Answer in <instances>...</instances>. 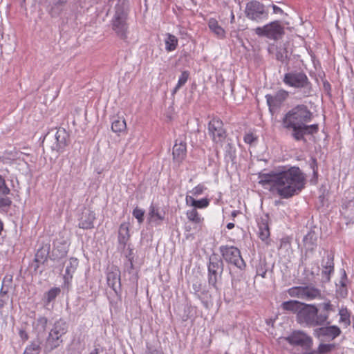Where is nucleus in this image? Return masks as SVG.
Returning a JSON list of instances; mask_svg holds the SVG:
<instances>
[{"mask_svg": "<svg viewBox=\"0 0 354 354\" xmlns=\"http://www.w3.org/2000/svg\"><path fill=\"white\" fill-rule=\"evenodd\" d=\"M259 184L282 198L297 194L304 187L306 176L299 167L278 169L259 175Z\"/></svg>", "mask_w": 354, "mask_h": 354, "instance_id": "1", "label": "nucleus"}, {"mask_svg": "<svg viewBox=\"0 0 354 354\" xmlns=\"http://www.w3.org/2000/svg\"><path fill=\"white\" fill-rule=\"evenodd\" d=\"M312 118L313 113L306 106L300 104L284 114L281 120V126L283 129L292 131V136L295 140H303L306 135H313L318 132L317 124H307Z\"/></svg>", "mask_w": 354, "mask_h": 354, "instance_id": "2", "label": "nucleus"}, {"mask_svg": "<svg viewBox=\"0 0 354 354\" xmlns=\"http://www.w3.org/2000/svg\"><path fill=\"white\" fill-rule=\"evenodd\" d=\"M328 319L327 314H319V310L316 305L304 303L296 319L300 324L317 326L323 325Z\"/></svg>", "mask_w": 354, "mask_h": 354, "instance_id": "3", "label": "nucleus"}, {"mask_svg": "<svg viewBox=\"0 0 354 354\" xmlns=\"http://www.w3.org/2000/svg\"><path fill=\"white\" fill-rule=\"evenodd\" d=\"M127 13L120 6L115 7V12L111 21L112 30L122 39L127 38Z\"/></svg>", "mask_w": 354, "mask_h": 354, "instance_id": "4", "label": "nucleus"}, {"mask_svg": "<svg viewBox=\"0 0 354 354\" xmlns=\"http://www.w3.org/2000/svg\"><path fill=\"white\" fill-rule=\"evenodd\" d=\"M283 83L295 88H310L311 84L306 74L303 71H290L286 73L283 78Z\"/></svg>", "mask_w": 354, "mask_h": 354, "instance_id": "5", "label": "nucleus"}, {"mask_svg": "<svg viewBox=\"0 0 354 354\" xmlns=\"http://www.w3.org/2000/svg\"><path fill=\"white\" fill-rule=\"evenodd\" d=\"M255 33L260 37H266L269 39L277 40L284 34L283 27L278 21H272L262 27L254 29Z\"/></svg>", "mask_w": 354, "mask_h": 354, "instance_id": "6", "label": "nucleus"}, {"mask_svg": "<svg viewBox=\"0 0 354 354\" xmlns=\"http://www.w3.org/2000/svg\"><path fill=\"white\" fill-rule=\"evenodd\" d=\"M220 252L223 259L228 263L243 270L245 267V263L241 257L240 250L234 246H221Z\"/></svg>", "mask_w": 354, "mask_h": 354, "instance_id": "7", "label": "nucleus"}, {"mask_svg": "<svg viewBox=\"0 0 354 354\" xmlns=\"http://www.w3.org/2000/svg\"><path fill=\"white\" fill-rule=\"evenodd\" d=\"M283 339L290 345L301 347L304 350H308L313 346L312 338L301 330L293 331L288 337Z\"/></svg>", "mask_w": 354, "mask_h": 354, "instance_id": "8", "label": "nucleus"}, {"mask_svg": "<svg viewBox=\"0 0 354 354\" xmlns=\"http://www.w3.org/2000/svg\"><path fill=\"white\" fill-rule=\"evenodd\" d=\"M208 133L216 144L222 145L226 138V132L223 122L218 118H213L208 124Z\"/></svg>", "mask_w": 354, "mask_h": 354, "instance_id": "9", "label": "nucleus"}, {"mask_svg": "<svg viewBox=\"0 0 354 354\" xmlns=\"http://www.w3.org/2000/svg\"><path fill=\"white\" fill-rule=\"evenodd\" d=\"M245 15L251 20H259L266 14L265 6L258 1H251L246 4Z\"/></svg>", "mask_w": 354, "mask_h": 354, "instance_id": "10", "label": "nucleus"}, {"mask_svg": "<svg viewBox=\"0 0 354 354\" xmlns=\"http://www.w3.org/2000/svg\"><path fill=\"white\" fill-rule=\"evenodd\" d=\"M289 93L284 89L279 90L275 95L268 94L266 95L267 104L271 112L278 109L282 103L288 98Z\"/></svg>", "mask_w": 354, "mask_h": 354, "instance_id": "11", "label": "nucleus"}, {"mask_svg": "<svg viewBox=\"0 0 354 354\" xmlns=\"http://www.w3.org/2000/svg\"><path fill=\"white\" fill-rule=\"evenodd\" d=\"M341 333L340 328L337 326L322 327L315 330V335L318 338L324 339H334Z\"/></svg>", "mask_w": 354, "mask_h": 354, "instance_id": "12", "label": "nucleus"}, {"mask_svg": "<svg viewBox=\"0 0 354 354\" xmlns=\"http://www.w3.org/2000/svg\"><path fill=\"white\" fill-rule=\"evenodd\" d=\"M95 220V214L88 208H84L79 218V227L82 229H91L93 227V222Z\"/></svg>", "mask_w": 354, "mask_h": 354, "instance_id": "13", "label": "nucleus"}, {"mask_svg": "<svg viewBox=\"0 0 354 354\" xmlns=\"http://www.w3.org/2000/svg\"><path fill=\"white\" fill-rule=\"evenodd\" d=\"M173 160L176 163H180L185 158L187 155L186 142L180 140L179 142L176 140L173 147Z\"/></svg>", "mask_w": 354, "mask_h": 354, "instance_id": "14", "label": "nucleus"}, {"mask_svg": "<svg viewBox=\"0 0 354 354\" xmlns=\"http://www.w3.org/2000/svg\"><path fill=\"white\" fill-rule=\"evenodd\" d=\"M66 324L64 321L59 320L55 323L53 328L50 330L51 335H55V339L56 340L55 344H60L62 342L61 337L66 333Z\"/></svg>", "mask_w": 354, "mask_h": 354, "instance_id": "15", "label": "nucleus"}, {"mask_svg": "<svg viewBox=\"0 0 354 354\" xmlns=\"http://www.w3.org/2000/svg\"><path fill=\"white\" fill-rule=\"evenodd\" d=\"M78 266V261L75 258H71L66 265L65 273L64 274V283L68 286L73 279Z\"/></svg>", "mask_w": 354, "mask_h": 354, "instance_id": "16", "label": "nucleus"}, {"mask_svg": "<svg viewBox=\"0 0 354 354\" xmlns=\"http://www.w3.org/2000/svg\"><path fill=\"white\" fill-rule=\"evenodd\" d=\"M130 238L129 223H122L120 224L118 230V243L124 248Z\"/></svg>", "mask_w": 354, "mask_h": 354, "instance_id": "17", "label": "nucleus"}, {"mask_svg": "<svg viewBox=\"0 0 354 354\" xmlns=\"http://www.w3.org/2000/svg\"><path fill=\"white\" fill-rule=\"evenodd\" d=\"M350 194H352V196H347L348 200L342 206V213L348 218L354 216V189L348 191V195Z\"/></svg>", "mask_w": 354, "mask_h": 354, "instance_id": "18", "label": "nucleus"}, {"mask_svg": "<svg viewBox=\"0 0 354 354\" xmlns=\"http://www.w3.org/2000/svg\"><path fill=\"white\" fill-rule=\"evenodd\" d=\"M303 304V302L299 301L297 300H289L283 301L281 304V307L282 310L285 311L291 312L295 314L297 319V315H299V312L301 310Z\"/></svg>", "mask_w": 354, "mask_h": 354, "instance_id": "19", "label": "nucleus"}, {"mask_svg": "<svg viewBox=\"0 0 354 354\" xmlns=\"http://www.w3.org/2000/svg\"><path fill=\"white\" fill-rule=\"evenodd\" d=\"M322 298V292L319 289L313 286H304V300L311 301Z\"/></svg>", "mask_w": 354, "mask_h": 354, "instance_id": "20", "label": "nucleus"}, {"mask_svg": "<svg viewBox=\"0 0 354 354\" xmlns=\"http://www.w3.org/2000/svg\"><path fill=\"white\" fill-rule=\"evenodd\" d=\"M107 283L114 290L117 286L120 285V272L118 268H113L107 273Z\"/></svg>", "mask_w": 354, "mask_h": 354, "instance_id": "21", "label": "nucleus"}, {"mask_svg": "<svg viewBox=\"0 0 354 354\" xmlns=\"http://www.w3.org/2000/svg\"><path fill=\"white\" fill-rule=\"evenodd\" d=\"M149 221L159 225L165 219V213L160 212L154 206H151L149 212Z\"/></svg>", "mask_w": 354, "mask_h": 354, "instance_id": "22", "label": "nucleus"}, {"mask_svg": "<svg viewBox=\"0 0 354 354\" xmlns=\"http://www.w3.org/2000/svg\"><path fill=\"white\" fill-rule=\"evenodd\" d=\"M56 145L54 149L60 151L67 145L66 133L64 130H59L55 134Z\"/></svg>", "mask_w": 354, "mask_h": 354, "instance_id": "23", "label": "nucleus"}, {"mask_svg": "<svg viewBox=\"0 0 354 354\" xmlns=\"http://www.w3.org/2000/svg\"><path fill=\"white\" fill-rule=\"evenodd\" d=\"M209 28L218 38H224L225 37V30L218 24L215 19H210L208 21Z\"/></svg>", "mask_w": 354, "mask_h": 354, "instance_id": "24", "label": "nucleus"}, {"mask_svg": "<svg viewBox=\"0 0 354 354\" xmlns=\"http://www.w3.org/2000/svg\"><path fill=\"white\" fill-rule=\"evenodd\" d=\"M165 50L167 52H171L176 50L178 46V38L170 33H167L166 35V39L165 41Z\"/></svg>", "mask_w": 354, "mask_h": 354, "instance_id": "25", "label": "nucleus"}, {"mask_svg": "<svg viewBox=\"0 0 354 354\" xmlns=\"http://www.w3.org/2000/svg\"><path fill=\"white\" fill-rule=\"evenodd\" d=\"M127 129L126 120L124 118H118L112 122L111 129L115 133H121Z\"/></svg>", "mask_w": 354, "mask_h": 354, "instance_id": "26", "label": "nucleus"}, {"mask_svg": "<svg viewBox=\"0 0 354 354\" xmlns=\"http://www.w3.org/2000/svg\"><path fill=\"white\" fill-rule=\"evenodd\" d=\"M186 216L189 221L196 224H201L204 221V218L198 214L196 209L187 210L186 212Z\"/></svg>", "mask_w": 354, "mask_h": 354, "instance_id": "27", "label": "nucleus"}, {"mask_svg": "<svg viewBox=\"0 0 354 354\" xmlns=\"http://www.w3.org/2000/svg\"><path fill=\"white\" fill-rule=\"evenodd\" d=\"M339 323L347 328L351 324L350 313L346 308H342L339 310Z\"/></svg>", "mask_w": 354, "mask_h": 354, "instance_id": "28", "label": "nucleus"}, {"mask_svg": "<svg viewBox=\"0 0 354 354\" xmlns=\"http://www.w3.org/2000/svg\"><path fill=\"white\" fill-rule=\"evenodd\" d=\"M259 237L267 244L270 237V230L267 223H262L259 225Z\"/></svg>", "mask_w": 354, "mask_h": 354, "instance_id": "29", "label": "nucleus"}, {"mask_svg": "<svg viewBox=\"0 0 354 354\" xmlns=\"http://www.w3.org/2000/svg\"><path fill=\"white\" fill-rule=\"evenodd\" d=\"M289 296L304 299V286H294L287 290Z\"/></svg>", "mask_w": 354, "mask_h": 354, "instance_id": "30", "label": "nucleus"}, {"mask_svg": "<svg viewBox=\"0 0 354 354\" xmlns=\"http://www.w3.org/2000/svg\"><path fill=\"white\" fill-rule=\"evenodd\" d=\"M317 236L315 232H310L304 238V243L306 246L313 247L316 244Z\"/></svg>", "mask_w": 354, "mask_h": 354, "instance_id": "31", "label": "nucleus"}, {"mask_svg": "<svg viewBox=\"0 0 354 354\" xmlns=\"http://www.w3.org/2000/svg\"><path fill=\"white\" fill-rule=\"evenodd\" d=\"M334 265L333 260L330 259H328V261L326 262V265L324 266L322 274L325 276L327 280L330 279V274L333 272Z\"/></svg>", "mask_w": 354, "mask_h": 354, "instance_id": "32", "label": "nucleus"}, {"mask_svg": "<svg viewBox=\"0 0 354 354\" xmlns=\"http://www.w3.org/2000/svg\"><path fill=\"white\" fill-rule=\"evenodd\" d=\"M335 348V345L332 344H321L318 347V353L319 354H326L330 352Z\"/></svg>", "mask_w": 354, "mask_h": 354, "instance_id": "33", "label": "nucleus"}, {"mask_svg": "<svg viewBox=\"0 0 354 354\" xmlns=\"http://www.w3.org/2000/svg\"><path fill=\"white\" fill-rule=\"evenodd\" d=\"M55 335H51V331H50L49 333V336L47 339V342H46V348H48L49 350H53L55 348H57V346H59L60 344H55Z\"/></svg>", "mask_w": 354, "mask_h": 354, "instance_id": "34", "label": "nucleus"}, {"mask_svg": "<svg viewBox=\"0 0 354 354\" xmlns=\"http://www.w3.org/2000/svg\"><path fill=\"white\" fill-rule=\"evenodd\" d=\"M145 211L140 208L136 207L133 210V216L138 220L139 223H142L144 221Z\"/></svg>", "mask_w": 354, "mask_h": 354, "instance_id": "35", "label": "nucleus"}, {"mask_svg": "<svg viewBox=\"0 0 354 354\" xmlns=\"http://www.w3.org/2000/svg\"><path fill=\"white\" fill-rule=\"evenodd\" d=\"M209 205V200L207 198H203L200 200L196 201L195 206L193 209L198 208V209H204L208 207Z\"/></svg>", "mask_w": 354, "mask_h": 354, "instance_id": "36", "label": "nucleus"}, {"mask_svg": "<svg viewBox=\"0 0 354 354\" xmlns=\"http://www.w3.org/2000/svg\"><path fill=\"white\" fill-rule=\"evenodd\" d=\"M206 187L203 184H198L196 187H194L192 191L190 192L194 196H198L202 194L205 190H206Z\"/></svg>", "mask_w": 354, "mask_h": 354, "instance_id": "37", "label": "nucleus"}, {"mask_svg": "<svg viewBox=\"0 0 354 354\" xmlns=\"http://www.w3.org/2000/svg\"><path fill=\"white\" fill-rule=\"evenodd\" d=\"M61 292V290L59 288H51L48 292V294H47V297H48V301H53V299H55L56 298V297L59 295Z\"/></svg>", "mask_w": 354, "mask_h": 354, "instance_id": "38", "label": "nucleus"}, {"mask_svg": "<svg viewBox=\"0 0 354 354\" xmlns=\"http://www.w3.org/2000/svg\"><path fill=\"white\" fill-rule=\"evenodd\" d=\"M189 73L187 71H183L179 77L178 83H177V88H180L182 86H183L187 81L189 78Z\"/></svg>", "mask_w": 354, "mask_h": 354, "instance_id": "39", "label": "nucleus"}, {"mask_svg": "<svg viewBox=\"0 0 354 354\" xmlns=\"http://www.w3.org/2000/svg\"><path fill=\"white\" fill-rule=\"evenodd\" d=\"M44 252L42 249H39L35 254V262L37 263L35 269L38 268L40 264L44 263Z\"/></svg>", "mask_w": 354, "mask_h": 354, "instance_id": "40", "label": "nucleus"}, {"mask_svg": "<svg viewBox=\"0 0 354 354\" xmlns=\"http://www.w3.org/2000/svg\"><path fill=\"white\" fill-rule=\"evenodd\" d=\"M39 351V346L36 344H32L29 346L26 347L23 354H38Z\"/></svg>", "mask_w": 354, "mask_h": 354, "instance_id": "41", "label": "nucleus"}, {"mask_svg": "<svg viewBox=\"0 0 354 354\" xmlns=\"http://www.w3.org/2000/svg\"><path fill=\"white\" fill-rule=\"evenodd\" d=\"M321 306L324 313H321L320 314H327L328 315V313L330 312L334 311L333 305L331 304L330 301H329V300L322 303L321 304Z\"/></svg>", "mask_w": 354, "mask_h": 354, "instance_id": "42", "label": "nucleus"}, {"mask_svg": "<svg viewBox=\"0 0 354 354\" xmlns=\"http://www.w3.org/2000/svg\"><path fill=\"white\" fill-rule=\"evenodd\" d=\"M0 193L7 195L10 193V189L6 186L5 180L0 176Z\"/></svg>", "mask_w": 354, "mask_h": 354, "instance_id": "43", "label": "nucleus"}, {"mask_svg": "<svg viewBox=\"0 0 354 354\" xmlns=\"http://www.w3.org/2000/svg\"><path fill=\"white\" fill-rule=\"evenodd\" d=\"M218 281V274H209L208 281L209 285L214 288H217L216 283Z\"/></svg>", "mask_w": 354, "mask_h": 354, "instance_id": "44", "label": "nucleus"}, {"mask_svg": "<svg viewBox=\"0 0 354 354\" xmlns=\"http://www.w3.org/2000/svg\"><path fill=\"white\" fill-rule=\"evenodd\" d=\"M245 142L248 144H252L253 142H254L257 140V138L254 136V135L252 133H248L245 135L243 138Z\"/></svg>", "mask_w": 354, "mask_h": 354, "instance_id": "45", "label": "nucleus"}, {"mask_svg": "<svg viewBox=\"0 0 354 354\" xmlns=\"http://www.w3.org/2000/svg\"><path fill=\"white\" fill-rule=\"evenodd\" d=\"M12 203L9 198H0V209L9 207Z\"/></svg>", "mask_w": 354, "mask_h": 354, "instance_id": "46", "label": "nucleus"}, {"mask_svg": "<svg viewBox=\"0 0 354 354\" xmlns=\"http://www.w3.org/2000/svg\"><path fill=\"white\" fill-rule=\"evenodd\" d=\"M290 246V242L288 237L283 238L280 240L279 249L288 248Z\"/></svg>", "mask_w": 354, "mask_h": 354, "instance_id": "47", "label": "nucleus"}, {"mask_svg": "<svg viewBox=\"0 0 354 354\" xmlns=\"http://www.w3.org/2000/svg\"><path fill=\"white\" fill-rule=\"evenodd\" d=\"M196 201V200L194 198V196H186L185 203L187 205L194 207Z\"/></svg>", "mask_w": 354, "mask_h": 354, "instance_id": "48", "label": "nucleus"}, {"mask_svg": "<svg viewBox=\"0 0 354 354\" xmlns=\"http://www.w3.org/2000/svg\"><path fill=\"white\" fill-rule=\"evenodd\" d=\"M217 265L210 263L208 267L209 274H217Z\"/></svg>", "mask_w": 354, "mask_h": 354, "instance_id": "49", "label": "nucleus"}, {"mask_svg": "<svg viewBox=\"0 0 354 354\" xmlns=\"http://www.w3.org/2000/svg\"><path fill=\"white\" fill-rule=\"evenodd\" d=\"M19 336L23 341H26L28 339L27 333L23 330H19Z\"/></svg>", "mask_w": 354, "mask_h": 354, "instance_id": "50", "label": "nucleus"}, {"mask_svg": "<svg viewBox=\"0 0 354 354\" xmlns=\"http://www.w3.org/2000/svg\"><path fill=\"white\" fill-rule=\"evenodd\" d=\"M234 224L233 223H227V228L228 230H232V228H234Z\"/></svg>", "mask_w": 354, "mask_h": 354, "instance_id": "51", "label": "nucleus"}, {"mask_svg": "<svg viewBox=\"0 0 354 354\" xmlns=\"http://www.w3.org/2000/svg\"><path fill=\"white\" fill-rule=\"evenodd\" d=\"M238 213H239V212H238V211H236V210L233 211V212L231 213V216H232V218L236 217V216H237Z\"/></svg>", "mask_w": 354, "mask_h": 354, "instance_id": "52", "label": "nucleus"}, {"mask_svg": "<svg viewBox=\"0 0 354 354\" xmlns=\"http://www.w3.org/2000/svg\"><path fill=\"white\" fill-rule=\"evenodd\" d=\"M99 353V350L97 348H95L93 349V351H91V352L90 353V354H98Z\"/></svg>", "mask_w": 354, "mask_h": 354, "instance_id": "53", "label": "nucleus"}, {"mask_svg": "<svg viewBox=\"0 0 354 354\" xmlns=\"http://www.w3.org/2000/svg\"><path fill=\"white\" fill-rule=\"evenodd\" d=\"M273 8H274V10L276 12V11H281V9L279 7H277V6H273Z\"/></svg>", "mask_w": 354, "mask_h": 354, "instance_id": "54", "label": "nucleus"}, {"mask_svg": "<svg viewBox=\"0 0 354 354\" xmlns=\"http://www.w3.org/2000/svg\"><path fill=\"white\" fill-rule=\"evenodd\" d=\"M66 2V0H59L58 3L63 5Z\"/></svg>", "mask_w": 354, "mask_h": 354, "instance_id": "55", "label": "nucleus"}, {"mask_svg": "<svg viewBox=\"0 0 354 354\" xmlns=\"http://www.w3.org/2000/svg\"><path fill=\"white\" fill-rule=\"evenodd\" d=\"M179 88H177V85L175 86L173 91V94L176 93Z\"/></svg>", "mask_w": 354, "mask_h": 354, "instance_id": "56", "label": "nucleus"}, {"mask_svg": "<svg viewBox=\"0 0 354 354\" xmlns=\"http://www.w3.org/2000/svg\"><path fill=\"white\" fill-rule=\"evenodd\" d=\"M277 59H280L282 61V56L281 57V55H279L278 54L277 55Z\"/></svg>", "mask_w": 354, "mask_h": 354, "instance_id": "57", "label": "nucleus"}, {"mask_svg": "<svg viewBox=\"0 0 354 354\" xmlns=\"http://www.w3.org/2000/svg\"><path fill=\"white\" fill-rule=\"evenodd\" d=\"M277 59H280L282 61V56L281 57V55H279L278 54L277 55Z\"/></svg>", "mask_w": 354, "mask_h": 354, "instance_id": "58", "label": "nucleus"}, {"mask_svg": "<svg viewBox=\"0 0 354 354\" xmlns=\"http://www.w3.org/2000/svg\"><path fill=\"white\" fill-rule=\"evenodd\" d=\"M35 1H37L38 3H42V1H43V0H35Z\"/></svg>", "mask_w": 354, "mask_h": 354, "instance_id": "59", "label": "nucleus"}, {"mask_svg": "<svg viewBox=\"0 0 354 354\" xmlns=\"http://www.w3.org/2000/svg\"><path fill=\"white\" fill-rule=\"evenodd\" d=\"M3 37L2 33L0 32V39H1Z\"/></svg>", "mask_w": 354, "mask_h": 354, "instance_id": "60", "label": "nucleus"}, {"mask_svg": "<svg viewBox=\"0 0 354 354\" xmlns=\"http://www.w3.org/2000/svg\"><path fill=\"white\" fill-rule=\"evenodd\" d=\"M23 3L25 2L26 0H21Z\"/></svg>", "mask_w": 354, "mask_h": 354, "instance_id": "61", "label": "nucleus"}]
</instances>
